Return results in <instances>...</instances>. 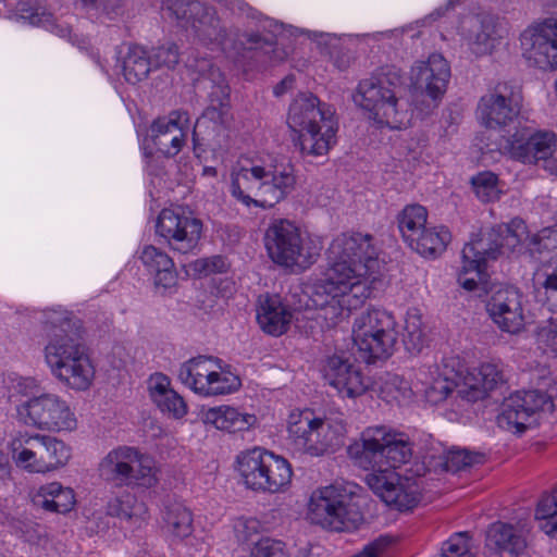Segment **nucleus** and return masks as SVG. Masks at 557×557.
<instances>
[{
	"instance_id": "1",
	"label": "nucleus",
	"mask_w": 557,
	"mask_h": 557,
	"mask_svg": "<svg viewBox=\"0 0 557 557\" xmlns=\"http://www.w3.org/2000/svg\"><path fill=\"white\" fill-rule=\"evenodd\" d=\"M379 251L374 237L344 233L327 249L324 277L313 285L312 302L327 325H335L371 295L377 272Z\"/></svg>"
},
{
	"instance_id": "2",
	"label": "nucleus",
	"mask_w": 557,
	"mask_h": 557,
	"mask_svg": "<svg viewBox=\"0 0 557 557\" xmlns=\"http://www.w3.org/2000/svg\"><path fill=\"white\" fill-rule=\"evenodd\" d=\"M44 329L49 338L45 360L52 375L64 386L86 391L95 377V368L84 339L82 321L65 310L44 313Z\"/></svg>"
},
{
	"instance_id": "3",
	"label": "nucleus",
	"mask_w": 557,
	"mask_h": 557,
	"mask_svg": "<svg viewBox=\"0 0 557 557\" xmlns=\"http://www.w3.org/2000/svg\"><path fill=\"white\" fill-rule=\"evenodd\" d=\"M382 440L384 426L368 428L362 432L359 442L348 446L347 454L356 466L372 470L366 475L364 481L386 505L394 506L400 511L410 510L421 499L423 479L420 475H401L384 468Z\"/></svg>"
},
{
	"instance_id": "4",
	"label": "nucleus",
	"mask_w": 557,
	"mask_h": 557,
	"mask_svg": "<svg viewBox=\"0 0 557 557\" xmlns=\"http://www.w3.org/2000/svg\"><path fill=\"white\" fill-rule=\"evenodd\" d=\"M296 183L294 165L286 160H275L233 173L230 193L246 207L265 210L286 199L295 190Z\"/></svg>"
},
{
	"instance_id": "5",
	"label": "nucleus",
	"mask_w": 557,
	"mask_h": 557,
	"mask_svg": "<svg viewBox=\"0 0 557 557\" xmlns=\"http://www.w3.org/2000/svg\"><path fill=\"white\" fill-rule=\"evenodd\" d=\"M287 124L298 133L302 154L323 156L336 141L338 124L334 110L311 92H301L293 100Z\"/></svg>"
},
{
	"instance_id": "6",
	"label": "nucleus",
	"mask_w": 557,
	"mask_h": 557,
	"mask_svg": "<svg viewBox=\"0 0 557 557\" xmlns=\"http://www.w3.org/2000/svg\"><path fill=\"white\" fill-rule=\"evenodd\" d=\"M404 89L401 71L393 65L380 67L370 77L359 82L352 96L355 103L369 112V117L381 125L396 126L399 94Z\"/></svg>"
},
{
	"instance_id": "7",
	"label": "nucleus",
	"mask_w": 557,
	"mask_h": 557,
	"mask_svg": "<svg viewBox=\"0 0 557 557\" xmlns=\"http://www.w3.org/2000/svg\"><path fill=\"white\" fill-rule=\"evenodd\" d=\"M396 326L394 315L385 310L370 309L360 313L352 325V341L360 358L367 363L388 359L398 342Z\"/></svg>"
},
{
	"instance_id": "8",
	"label": "nucleus",
	"mask_w": 557,
	"mask_h": 557,
	"mask_svg": "<svg viewBox=\"0 0 557 557\" xmlns=\"http://www.w3.org/2000/svg\"><path fill=\"white\" fill-rule=\"evenodd\" d=\"M308 515L312 523L337 532L356 530L364 521L360 505L351 493L334 485L312 493Z\"/></svg>"
},
{
	"instance_id": "9",
	"label": "nucleus",
	"mask_w": 557,
	"mask_h": 557,
	"mask_svg": "<svg viewBox=\"0 0 557 557\" xmlns=\"http://www.w3.org/2000/svg\"><path fill=\"white\" fill-rule=\"evenodd\" d=\"M238 471L247 488L275 494L290 484L293 470L289 462L273 453L253 448L237 457Z\"/></svg>"
},
{
	"instance_id": "10",
	"label": "nucleus",
	"mask_w": 557,
	"mask_h": 557,
	"mask_svg": "<svg viewBox=\"0 0 557 557\" xmlns=\"http://www.w3.org/2000/svg\"><path fill=\"white\" fill-rule=\"evenodd\" d=\"M264 245L271 260L285 268L306 270L319 257V251L306 245L299 228L287 220L274 221L265 231Z\"/></svg>"
},
{
	"instance_id": "11",
	"label": "nucleus",
	"mask_w": 557,
	"mask_h": 557,
	"mask_svg": "<svg viewBox=\"0 0 557 557\" xmlns=\"http://www.w3.org/2000/svg\"><path fill=\"white\" fill-rule=\"evenodd\" d=\"M98 470L102 479L116 485L151 487L157 482L153 459L128 446L108 453Z\"/></svg>"
},
{
	"instance_id": "12",
	"label": "nucleus",
	"mask_w": 557,
	"mask_h": 557,
	"mask_svg": "<svg viewBox=\"0 0 557 557\" xmlns=\"http://www.w3.org/2000/svg\"><path fill=\"white\" fill-rule=\"evenodd\" d=\"M13 458L18 467L30 472L45 473L55 470L67 463L71 458V448L62 441L36 434L22 442L13 444Z\"/></svg>"
},
{
	"instance_id": "13",
	"label": "nucleus",
	"mask_w": 557,
	"mask_h": 557,
	"mask_svg": "<svg viewBox=\"0 0 557 557\" xmlns=\"http://www.w3.org/2000/svg\"><path fill=\"white\" fill-rule=\"evenodd\" d=\"M519 243V235L507 224L481 231L462 249L463 269L474 271L480 277L481 270L486 269L490 261L497 260L505 249L513 250Z\"/></svg>"
},
{
	"instance_id": "14",
	"label": "nucleus",
	"mask_w": 557,
	"mask_h": 557,
	"mask_svg": "<svg viewBox=\"0 0 557 557\" xmlns=\"http://www.w3.org/2000/svg\"><path fill=\"white\" fill-rule=\"evenodd\" d=\"M164 10L183 27H190L205 44H222L226 29L213 8L197 0H165Z\"/></svg>"
},
{
	"instance_id": "15",
	"label": "nucleus",
	"mask_w": 557,
	"mask_h": 557,
	"mask_svg": "<svg viewBox=\"0 0 557 557\" xmlns=\"http://www.w3.org/2000/svg\"><path fill=\"white\" fill-rule=\"evenodd\" d=\"M522 106L520 85L513 82L497 83L478 104V115L488 128H502L515 123Z\"/></svg>"
},
{
	"instance_id": "16",
	"label": "nucleus",
	"mask_w": 557,
	"mask_h": 557,
	"mask_svg": "<svg viewBox=\"0 0 557 557\" xmlns=\"http://www.w3.org/2000/svg\"><path fill=\"white\" fill-rule=\"evenodd\" d=\"M188 67L194 74L191 79L196 90L206 94L210 101L202 117L214 123H224L230 108L231 89L223 73L206 58L195 59Z\"/></svg>"
},
{
	"instance_id": "17",
	"label": "nucleus",
	"mask_w": 557,
	"mask_h": 557,
	"mask_svg": "<svg viewBox=\"0 0 557 557\" xmlns=\"http://www.w3.org/2000/svg\"><path fill=\"white\" fill-rule=\"evenodd\" d=\"M290 436L311 456H322L342 444L343 428H334L329 421L308 416H292L288 426Z\"/></svg>"
},
{
	"instance_id": "18",
	"label": "nucleus",
	"mask_w": 557,
	"mask_h": 557,
	"mask_svg": "<svg viewBox=\"0 0 557 557\" xmlns=\"http://www.w3.org/2000/svg\"><path fill=\"white\" fill-rule=\"evenodd\" d=\"M546 410L553 411L554 403L545 392H516L504 400L497 423L502 429L523 433L534 422L533 416Z\"/></svg>"
},
{
	"instance_id": "19",
	"label": "nucleus",
	"mask_w": 557,
	"mask_h": 557,
	"mask_svg": "<svg viewBox=\"0 0 557 557\" xmlns=\"http://www.w3.org/2000/svg\"><path fill=\"white\" fill-rule=\"evenodd\" d=\"M156 233L166 240L172 250L187 255L199 244L202 222L197 218L163 209L157 220Z\"/></svg>"
},
{
	"instance_id": "20",
	"label": "nucleus",
	"mask_w": 557,
	"mask_h": 557,
	"mask_svg": "<svg viewBox=\"0 0 557 557\" xmlns=\"http://www.w3.org/2000/svg\"><path fill=\"white\" fill-rule=\"evenodd\" d=\"M523 57L541 70L557 69V18L527 28L520 35Z\"/></svg>"
},
{
	"instance_id": "21",
	"label": "nucleus",
	"mask_w": 557,
	"mask_h": 557,
	"mask_svg": "<svg viewBox=\"0 0 557 557\" xmlns=\"http://www.w3.org/2000/svg\"><path fill=\"white\" fill-rule=\"evenodd\" d=\"M22 409L30 423L48 431H72L76 428V418L66 401L53 394H42L26 401Z\"/></svg>"
},
{
	"instance_id": "22",
	"label": "nucleus",
	"mask_w": 557,
	"mask_h": 557,
	"mask_svg": "<svg viewBox=\"0 0 557 557\" xmlns=\"http://www.w3.org/2000/svg\"><path fill=\"white\" fill-rule=\"evenodd\" d=\"M515 133L504 137L502 149L513 160L524 164H540L541 159L554 153L556 136L552 132H532L513 127Z\"/></svg>"
},
{
	"instance_id": "23",
	"label": "nucleus",
	"mask_w": 557,
	"mask_h": 557,
	"mask_svg": "<svg viewBox=\"0 0 557 557\" xmlns=\"http://www.w3.org/2000/svg\"><path fill=\"white\" fill-rule=\"evenodd\" d=\"M322 373L330 385L348 397L362 395L369 386V380L345 352L327 356Z\"/></svg>"
},
{
	"instance_id": "24",
	"label": "nucleus",
	"mask_w": 557,
	"mask_h": 557,
	"mask_svg": "<svg viewBox=\"0 0 557 557\" xmlns=\"http://www.w3.org/2000/svg\"><path fill=\"white\" fill-rule=\"evenodd\" d=\"M493 322L504 332L516 334L524 326L522 295L512 286H500L486 305Z\"/></svg>"
},
{
	"instance_id": "25",
	"label": "nucleus",
	"mask_w": 557,
	"mask_h": 557,
	"mask_svg": "<svg viewBox=\"0 0 557 557\" xmlns=\"http://www.w3.org/2000/svg\"><path fill=\"white\" fill-rule=\"evenodd\" d=\"M450 78V66L440 53H432L426 61H418L411 69V79L414 86L434 102L443 97Z\"/></svg>"
},
{
	"instance_id": "26",
	"label": "nucleus",
	"mask_w": 557,
	"mask_h": 557,
	"mask_svg": "<svg viewBox=\"0 0 557 557\" xmlns=\"http://www.w3.org/2000/svg\"><path fill=\"white\" fill-rule=\"evenodd\" d=\"M187 122V112L172 111L168 116L158 117L152 122L148 137L159 152L165 157H174L183 147V128Z\"/></svg>"
},
{
	"instance_id": "27",
	"label": "nucleus",
	"mask_w": 557,
	"mask_h": 557,
	"mask_svg": "<svg viewBox=\"0 0 557 557\" xmlns=\"http://www.w3.org/2000/svg\"><path fill=\"white\" fill-rule=\"evenodd\" d=\"M504 384L503 371L496 364L484 363L465 375L463 382L457 386V394L461 399L475 403Z\"/></svg>"
},
{
	"instance_id": "28",
	"label": "nucleus",
	"mask_w": 557,
	"mask_h": 557,
	"mask_svg": "<svg viewBox=\"0 0 557 557\" xmlns=\"http://www.w3.org/2000/svg\"><path fill=\"white\" fill-rule=\"evenodd\" d=\"M486 544L500 557H521L527 548L522 529L504 522H495L488 528Z\"/></svg>"
},
{
	"instance_id": "29",
	"label": "nucleus",
	"mask_w": 557,
	"mask_h": 557,
	"mask_svg": "<svg viewBox=\"0 0 557 557\" xmlns=\"http://www.w3.org/2000/svg\"><path fill=\"white\" fill-rule=\"evenodd\" d=\"M292 311L281 302L277 296L259 298L257 321L265 333L280 336L284 334L292 321Z\"/></svg>"
},
{
	"instance_id": "30",
	"label": "nucleus",
	"mask_w": 557,
	"mask_h": 557,
	"mask_svg": "<svg viewBox=\"0 0 557 557\" xmlns=\"http://www.w3.org/2000/svg\"><path fill=\"white\" fill-rule=\"evenodd\" d=\"M220 360L213 357L198 356L184 362L178 371V379L196 394L205 395L206 388L212 380L214 366Z\"/></svg>"
},
{
	"instance_id": "31",
	"label": "nucleus",
	"mask_w": 557,
	"mask_h": 557,
	"mask_svg": "<svg viewBox=\"0 0 557 557\" xmlns=\"http://www.w3.org/2000/svg\"><path fill=\"white\" fill-rule=\"evenodd\" d=\"M498 17L492 14H480L475 17L470 48L475 55L491 54L502 39Z\"/></svg>"
},
{
	"instance_id": "32",
	"label": "nucleus",
	"mask_w": 557,
	"mask_h": 557,
	"mask_svg": "<svg viewBox=\"0 0 557 557\" xmlns=\"http://www.w3.org/2000/svg\"><path fill=\"white\" fill-rule=\"evenodd\" d=\"M33 504L49 512L66 513L75 505L74 491L70 487H63L58 482L42 485L33 495Z\"/></svg>"
},
{
	"instance_id": "33",
	"label": "nucleus",
	"mask_w": 557,
	"mask_h": 557,
	"mask_svg": "<svg viewBox=\"0 0 557 557\" xmlns=\"http://www.w3.org/2000/svg\"><path fill=\"white\" fill-rule=\"evenodd\" d=\"M139 258L148 272L153 274L157 286L169 288L176 283L174 262L164 251L151 245L145 246Z\"/></svg>"
},
{
	"instance_id": "34",
	"label": "nucleus",
	"mask_w": 557,
	"mask_h": 557,
	"mask_svg": "<svg viewBox=\"0 0 557 557\" xmlns=\"http://www.w3.org/2000/svg\"><path fill=\"white\" fill-rule=\"evenodd\" d=\"M450 240L451 234L447 227L425 226L407 244L422 257L435 259L446 250Z\"/></svg>"
},
{
	"instance_id": "35",
	"label": "nucleus",
	"mask_w": 557,
	"mask_h": 557,
	"mask_svg": "<svg viewBox=\"0 0 557 557\" xmlns=\"http://www.w3.org/2000/svg\"><path fill=\"white\" fill-rule=\"evenodd\" d=\"M205 422L231 433L249 430L257 422L255 414L240 412L227 406L211 408L205 413Z\"/></svg>"
},
{
	"instance_id": "36",
	"label": "nucleus",
	"mask_w": 557,
	"mask_h": 557,
	"mask_svg": "<svg viewBox=\"0 0 557 557\" xmlns=\"http://www.w3.org/2000/svg\"><path fill=\"white\" fill-rule=\"evenodd\" d=\"M382 445L384 468L388 470L396 469L400 465L407 463L412 456L411 443L404 433L387 432L384 428Z\"/></svg>"
},
{
	"instance_id": "37",
	"label": "nucleus",
	"mask_w": 557,
	"mask_h": 557,
	"mask_svg": "<svg viewBox=\"0 0 557 557\" xmlns=\"http://www.w3.org/2000/svg\"><path fill=\"white\" fill-rule=\"evenodd\" d=\"M152 66L151 55H148L147 51L139 46L129 47L122 62L123 75L131 84L145 79Z\"/></svg>"
},
{
	"instance_id": "38",
	"label": "nucleus",
	"mask_w": 557,
	"mask_h": 557,
	"mask_svg": "<svg viewBox=\"0 0 557 557\" xmlns=\"http://www.w3.org/2000/svg\"><path fill=\"white\" fill-rule=\"evenodd\" d=\"M163 520L168 532L177 539H184L193 532V515L181 503L169 504L165 507Z\"/></svg>"
},
{
	"instance_id": "39",
	"label": "nucleus",
	"mask_w": 557,
	"mask_h": 557,
	"mask_svg": "<svg viewBox=\"0 0 557 557\" xmlns=\"http://www.w3.org/2000/svg\"><path fill=\"white\" fill-rule=\"evenodd\" d=\"M428 211L420 205L406 206L398 214V228L406 243L412 238L426 226Z\"/></svg>"
},
{
	"instance_id": "40",
	"label": "nucleus",
	"mask_w": 557,
	"mask_h": 557,
	"mask_svg": "<svg viewBox=\"0 0 557 557\" xmlns=\"http://www.w3.org/2000/svg\"><path fill=\"white\" fill-rule=\"evenodd\" d=\"M535 519L539 521L542 531L547 535L557 536V486L540 498L535 510Z\"/></svg>"
},
{
	"instance_id": "41",
	"label": "nucleus",
	"mask_w": 557,
	"mask_h": 557,
	"mask_svg": "<svg viewBox=\"0 0 557 557\" xmlns=\"http://www.w3.org/2000/svg\"><path fill=\"white\" fill-rule=\"evenodd\" d=\"M218 367L221 371L214 370L212 380H210L203 396L231 394L236 392L242 385L238 375L232 373L230 370L223 369L219 363Z\"/></svg>"
},
{
	"instance_id": "42",
	"label": "nucleus",
	"mask_w": 557,
	"mask_h": 557,
	"mask_svg": "<svg viewBox=\"0 0 557 557\" xmlns=\"http://www.w3.org/2000/svg\"><path fill=\"white\" fill-rule=\"evenodd\" d=\"M403 343L406 350L411 355L421 352L423 347L426 345V335L422 330L420 317L410 315L406 320Z\"/></svg>"
},
{
	"instance_id": "43",
	"label": "nucleus",
	"mask_w": 557,
	"mask_h": 557,
	"mask_svg": "<svg viewBox=\"0 0 557 557\" xmlns=\"http://www.w3.org/2000/svg\"><path fill=\"white\" fill-rule=\"evenodd\" d=\"M537 284L544 289L547 305L557 312V261L543 267L536 275Z\"/></svg>"
},
{
	"instance_id": "44",
	"label": "nucleus",
	"mask_w": 557,
	"mask_h": 557,
	"mask_svg": "<svg viewBox=\"0 0 557 557\" xmlns=\"http://www.w3.org/2000/svg\"><path fill=\"white\" fill-rule=\"evenodd\" d=\"M484 455L472 453L467 449H451L447 453L445 468L447 471L458 472L468 467L482 463Z\"/></svg>"
},
{
	"instance_id": "45",
	"label": "nucleus",
	"mask_w": 557,
	"mask_h": 557,
	"mask_svg": "<svg viewBox=\"0 0 557 557\" xmlns=\"http://www.w3.org/2000/svg\"><path fill=\"white\" fill-rule=\"evenodd\" d=\"M234 533L239 543L255 544L262 525L256 518L239 517L234 521Z\"/></svg>"
},
{
	"instance_id": "46",
	"label": "nucleus",
	"mask_w": 557,
	"mask_h": 557,
	"mask_svg": "<svg viewBox=\"0 0 557 557\" xmlns=\"http://www.w3.org/2000/svg\"><path fill=\"white\" fill-rule=\"evenodd\" d=\"M473 188L483 201H491L497 197L498 177L492 172H482L471 180Z\"/></svg>"
},
{
	"instance_id": "47",
	"label": "nucleus",
	"mask_w": 557,
	"mask_h": 557,
	"mask_svg": "<svg viewBox=\"0 0 557 557\" xmlns=\"http://www.w3.org/2000/svg\"><path fill=\"white\" fill-rule=\"evenodd\" d=\"M151 60L153 67L165 66L173 69L180 61L178 47L174 42H166L152 49Z\"/></svg>"
},
{
	"instance_id": "48",
	"label": "nucleus",
	"mask_w": 557,
	"mask_h": 557,
	"mask_svg": "<svg viewBox=\"0 0 557 557\" xmlns=\"http://www.w3.org/2000/svg\"><path fill=\"white\" fill-rule=\"evenodd\" d=\"M251 557H288L285 543L272 537H260L251 548Z\"/></svg>"
},
{
	"instance_id": "49",
	"label": "nucleus",
	"mask_w": 557,
	"mask_h": 557,
	"mask_svg": "<svg viewBox=\"0 0 557 557\" xmlns=\"http://www.w3.org/2000/svg\"><path fill=\"white\" fill-rule=\"evenodd\" d=\"M485 276V269L481 270L479 277L474 271H466L462 268L458 275V283L469 292H478V296L481 297L490 292Z\"/></svg>"
},
{
	"instance_id": "50",
	"label": "nucleus",
	"mask_w": 557,
	"mask_h": 557,
	"mask_svg": "<svg viewBox=\"0 0 557 557\" xmlns=\"http://www.w3.org/2000/svg\"><path fill=\"white\" fill-rule=\"evenodd\" d=\"M154 404L161 411L171 413L175 418H182L187 412L184 399L173 389Z\"/></svg>"
},
{
	"instance_id": "51",
	"label": "nucleus",
	"mask_w": 557,
	"mask_h": 557,
	"mask_svg": "<svg viewBox=\"0 0 557 557\" xmlns=\"http://www.w3.org/2000/svg\"><path fill=\"white\" fill-rule=\"evenodd\" d=\"M442 552L441 557H475L470 553L463 533H457L445 542Z\"/></svg>"
},
{
	"instance_id": "52",
	"label": "nucleus",
	"mask_w": 557,
	"mask_h": 557,
	"mask_svg": "<svg viewBox=\"0 0 557 557\" xmlns=\"http://www.w3.org/2000/svg\"><path fill=\"white\" fill-rule=\"evenodd\" d=\"M86 7L101 10L110 18H114L123 13V0H82Z\"/></svg>"
},
{
	"instance_id": "53",
	"label": "nucleus",
	"mask_w": 557,
	"mask_h": 557,
	"mask_svg": "<svg viewBox=\"0 0 557 557\" xmlns=\"http://www.w3.org/2000/svg\"><path fill=\"white\" fill-rule=\"evenodd\" d=\"M392 544V539L386 535H381L367 544L363 549L352 557H383Z\"/></svg>"
},
{
	"instance_id": "54",
	"label": "nucleus",
	"mask_w": 557,
	"mask_h": 557,
	"mask_svg": "<svg viewBox=\"0 0 557 557\" xmlns=\"http://www.w3.org/2000/svg\"><path fill=\"white\" fill-rule=\"evenodd\" d=\"M532 244L539 246L537 250H557V224L543 228L532 237Z\"/></svg>"
},
{
	"instance_id": "55",
	"label": "nucleus",
	"mask_w": 557,
	"mask_h": 557,
	"mask_svg": "<svg viewBox=\"0 0 557 557\" xmlns=\"http://www.w3.org/2000/svg\"><path fill=\"white\" fill-rule=\"evenodd\" d=\"M453 391L454 388L450 382L447 380H436L426 388L425 396L429 401L437 404L445 400Z\"/></svg>"
},
{
	"instance_id": "56",
	"label": "nucleus",
	"mask_w": 557,
	"mask_h": 557,
	"mask_svg": "<svg viewBox=\"0 0 557 557\" xmlns=\"http://www.w3.org/2000/svg\"><path fill=\"white\" fill-rule=\"evenodd\" d=\"M194 270L199 274L209 275L225 270V261L221 256H213L207 259H199L193 263Z\"/></svg>"
},
{
	"instance_id": "57",
	"label": "nucleus",
	"mask_w": 557,
	"mask_h": 557,
	"mask_svg": "<svg viewBox=\"0 0 557 557\" xmlns=\"http://www.w3.org/2000/svg\"><path fill=\"white\" fill-rule=\"evenodd\" d=\"M107 512L112 517H119L125 520H131L134 516H136V512H134V510L131 507L129 497H127L126 499H112L108 504Z\"/></svg>"
},
{
	"instance_id": "58",
	"label": "nucleus",
	"mask_w": 557,
	"mask_h": 557,
	"mask_svg": "<svg viewBox=\"0 0 557 557\" xmlns=\"http://www.w3.org/2000/svg\"><path fill=\"white\" fill-rule=\"evenodd\" d=\"M149 391L153 403H156L172 391V388H170V380L161 373L151 376Z\"/></svg>"
},
{
	"instance_id": "59",
	"label": "nucleus",
	"mask_w": 557,
	"mask_h": 557,
	"mask_svg": "<svg viewBox=\"0 0 557 557\" xmlns=\"http://www.w3.org/2000/svg\"><path fill=\"white\" fill-rule=\"evenodd\" d=\"M295 84V76L289 74L285 76L280 83H277L273 89V92L276 97H281L290 90Z\"/></svg>"
},
{
	"instance_id": "60",
	"label": "nucleus",
	"mask_w": 557,
	"mask_h": 557,
	"mask_svg": "<svg viewBox=\"0 0 557 557\" xmlns=\"http://www.w3.org/2000/svg\"><path fill=\"white\" fill-rule=\"evenodd\" d=\"M454 7V1H448L444 7L437 8L432 13H430L423 20V23H433L444 16L448 10H450Z\"/></svg>"
},
{
	"instance_id": "61",
	"label": "nucleus",
	"mask_w": 557,
	"mask_h": 557,
	"mask_svg": "<svg viewBox=\"0 0 557 557\" xmlns=\"http://www.w3.org/2000/svg\"><path fill=\"white\" fill-rule=\"evenodd\" d=\"M549 174L557 175V159L552 154L541 159L540 164Z\"/></svg>"
},
{
	"instance_id": "62",
	"label": "nucleus",
	"mask_w": 557,
	"mask_h": 557,
	"mask_svg": "<svg viewBox=\"0 0 557 557\" xmlns=\"http://www.w3.org/2000/svg\"><path fill=\"white\" fill-rule=\"evenodd\" d=\"M50 17H51V14H49V13H45L44 12L40 15L38 12H35V13H32L28 16V20H29V23L33 24V25H40V24H44L46 22H49Z\"/></svg>"
},
{
	"instance_id": "63",
	"label": "nucleus",
	"mask_w": 557,
	"mask_h": 557,
	"mask_svg": "<svg viewBox=\"0 0 557 557\" xmlns=\"http://www.w3.org/2000/svg\"><path fill=\"white\" fill-rule=\"evenodd\" d=\"M547 338L552 341V347L555 351H557V332L548 331L546 333Z\"/></svg>"
},
{
	"instance_id": "64",
	"label": "nucleus",
	"mask_w": 557,
	"mask_h": 557,
	"mask_svg": "<svg viewBox=\"0 0 557 557\" xmlns=\"http://www.w3.org/2000/svg\"><path fill=\"white\" fill-rule=\"evenodd\" d=\"M10 475V470L7 465L0 463V481H4Z\"/></svg>"
}]
</instances>
